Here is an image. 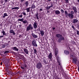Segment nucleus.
<instances>
[{"instance_id": "nucleus-1", "label": "nucleus", "mask_w": 79, "mask_h": 79, "mask_svg": "<svg viewBox=\"0 0 79 79\" xmlns=\"http://www.w3.org/2000/svg\"><path fill=\"white\" fill-rule=\"evenodd\" d=\"M34 29V27L32 26V25L31 24H30L27 27L26 31H29L30 30H32Z\"/></svg>"}, {"instance_id": "nucleus-2", "label": "nucleus", "mask_w": 79, "mask_h": 79, "mask_svg": "<svg viewBox=\"0 0 79 79\" xmlns=\"http://www.w3.org/2000/svg\"><path fill=\"white\" fill-rule=\"evenodd\" d=\"M42 67V63L40 62H38L37 64V65L36 66V68L39 69H40Z\"/></svg>"}, {"instance_id": "nucleus-3", "label": "nucleus", "mask_w": 79, "mask_h": 79, "mask_svg": "<svg viewBox=\"0 0 79 79\" xmlns=\"http://www.w3.org/2000/svg\"><path fill=\"white\" fill-rule=\"evenodd\" d=\"M21 69H24L27 68V65L26 64H24L22 65L21 66Z\"/></svg>"}, {"instance_id": "nucleus-4", "label": "nucleus", "mask_w": 79, "mask_h": 79, "mask_svg": "<svg viewBox=\"0 0 79 79\" xmlns=\"http://www.w3.org/2000/svg\"><path fill=\"white\" fill-rule=\"evenodd\" d=\"M32 45L34 47H37V44L36 43V41L35 40H33L32 41Z\"/></svg>"}, {"instance_id": "nucleus-5", "label": "nucleus", "mask_w": 79, "mask_h": 79, "mask_svg": "<svg viewBox=\"0 0 79 79\" xmlns=\"http://www.w3.org/2000/svg\"><path fill=\"white\" fill-rule=\"evenodd\" d=\"M64 40V38L63 37H62V38H58V42L61 43L62 40Z\"/></svg>"}, {"instance_id": "nucleus-6", "label": "nucleus", "mask_w": 79, "mask_h": 79, "mask_svg": "<svg viewBox=\"0 0 79 79\" xmlns=\"http://www.w3.org/2000/svg\"><path fill=\"white\" fill-rule=\"evenodd\" d=\"M43 61L45 64H47V59H46V58L44 57L43 59Z\"/></svg>"}, {"instance_id": "nucleus-7", "label": "nucleus", "mask_w": 79, "mask_h": 79, "mask_svg": "<svg viewBox=\"0 0 79 79\" xmlns=\"http://www.w3.org/2000/svg\"><path fill=\"white\" fill-rule=\"evenodd\" d=\"M56 37L58 38V39H61L62 38V35H60V34H58L56 35Z\"/></svg>"}, {"instance_id": "nucleus-8", "label": "nucleus", "mask_w": 79, "mask_h": 79, "mask_svg": "<svg viewBox=\"0 0 79 79\" xmlns=\"http://www.w3.org/2000/svg\"><path fill=\"white\" fill-rule=\"evenodd\" d=\"M53 4L52 3L51 4V6H48L46 7V9L47 10H49V9H50V8H52L53 7Z\"/></svg>"}, {"instance_id": "nucleus-9", "label": "nucleus", "mask_w": 79, "mask_h": 79, "mask_svg": "<svg viewBox=\"0 0 79 79\" xmlns=\"http://www.w3.org/2000/svg\"><path fill=\"white\" fill-rule=\"evenodd\" d=\"M68 16H69V17H70V18L71 19H73V16H74L73 15L71 14H68Z\"/></svg>"}, {"instance_id": "nucleus-10", "label": "nucleus", "mask_w": 79, "mask_h": 79, "mask_svg": "<svg viewBox=\"0 0 79 79\" xmlns=\"http://www.w3.org/2000/svg\"><path fill=\"white\" fill-rule=\"evenodd\" d=\"M48 57L49 59L52 58V53H50L49 55H48Z\"/></svg>"}, {"instance_id": "nucleus-11", "label": "nucleus", "mask_w": 79, "mask_h": 79, "mask_svg": "<svg viewBox=\"0 0 79 79\" xmlns=\"http://www.w3.org/2000/svg\"><path fill=\"white\" fill-rule=\"evenodd\" d=\"M31 35H32V36H33L34 38H37V37H38V36L37 35L34 34L33 33H32Z\"/></svg>"}, {"instance_id": "nucleus-12", "label": "nucleus", "mask_w": 79, "mask_h": 79, "mask_svg": "<svg viewBox=\"0 0 79 79\" xmlns=\"http://www.w3.org/2000/svg\"><path fill=\"white\" fill-rule=\"evenodd\" d=\"M40 34L41 36H44V31L41 30V31H40Z\"/></svg>"}, {"instance_id": "nucleus-13", "label": "nucleus", "mask_w": 79, "mask_h": 79, "mask_svg": "<svg viewBox=\"0 0 79 79\" xmlns=\"http://www.w3.org/2000/svg\"><path fill=\"white\" fill-rule=\"evenodd\" d=\"M78 22V20L77 19H74L73 22V23L74 24H75L76 23H77Z\"/></svg>"}, {"instance_id": "nucleus-14", "label": "nucleus", "mask_w": 79, "mask_h": 79, "mask_svg": "<svg viewBox=\"0 0 79 79\" xmlns=\"http://www.w3.org/2000/svg\"><path fill=\"white\" fill-rule=\"evenodd\" d=\"M64 53L65 54H66V55H68L69 54V52L68 50H64Z\"/></svg>"}, {"instance_id": "nucleus-15", "label": "nucleus", "mask_w": 79, "mask_h": 79, "mask_svg": "<svg viewBox=\"0 0 79 79\" xmlns=\"http://www.w3.org/2000/svg\"><path fill=\"white\" fill-rule=\"evenodd\" d=\"M33 26L34 28L35 29H36V28L37 27V23L34 22Z\"/></svg>"}, {"instance_id": "nucleus-16", "label": "nucleus", "mask_w": 79, "mask_h": 79, "mask_svg": "<svg viewBox=\"0 0 79 79\" xmlns=\"http://www.w3.org/2000/svg\"><path fill=\"white\" fill-rule=\"evenodd\" d=\"M25 5H26V7L27 8V7L28 6V5H29V2L26 1L25 2Z\"/></svg>"}, {"instance_id": "nucleus-17", "label": "nucleus", "mask_w": 79, "mask_h": 79, "mask_svg": "<svg viewBox=\"0 0 79 79\" xmlns=\"http://www.w3.org/2000/svg\"><path fill=\"white\" fill-rule=\"evenodd\" d=\"M56 15H60V12L58 10H56L55 12Z\"/></svg>"}, {"instance_id": "nucleus-18", "label": "nucleus", "mask_w": 79, "mask_h": 79, "mask_svg": "<svg viewBox=\"0 0 79 79\" xmlns=\"http://www.w3.org/2000/svg\"><path fill=\"white\" fill-rule=\"evenodd\" d=\"M24 52H25V53H26V54H28V51L27 49H26V48H24Z\"/></svg>"}, {"instance_id": "nucleus-19", "label": "nucleus", "mask_w": 79, "mask_h": 79, "mask_svg": "<svg viewBox=\"0 0 79 79\" xmlns=\"http://www.w3.org/2000/svg\"><path fill=\"white\" fill-rule=\"evenodd\" d=\"M57 60L58 63L59 65V66L58 68H59V69H60V67H59V66H60V65H61V63H60V60H58V59H57Z\"/></svg>"}, {"instance_id": "nucleus-20", "label": "nucleus", "mask_w": 79, "mask_h": 79, "mask_svg": "<svg viewBox=\"0 0 79 79\" xmlns=\"http://www.w3.org/2000/svg\"><path fill=\"white\" fill-rule=\"evenodd\" d=\"M10 33H12L14 35H15V32H14V31L13 30H11L10 31Z\"/></svg>"}, {"instance_id": "nucleus-21", "label": "nucleus", "mask_w": 79, "mask_h": 79, "mask_svg": "<svg viewBox=\"0 0 79 79\" xmlns=\"http://www.w3.org/2000/svg\"><path fill=\"white\" fill-rule=\"evenodd\" d=\"M73 60L74 61L73 63H74V64H77V59H76V58H73Z\"/></svg>"}, {"instance_id": "nucleus-22", "label": "nucleus", "mask_w": 79, "mask_h": 79, "mask_svg": "<svg viewBox=\"0 0 79 79\" xmlns=\"http://www.w3.org/2000/svg\"><path fill=\"white\" fill-rule=\"evenodd\" d=\"M7 73L8 74H11V76H12V74H13V73L11 72V71H7Z\"/></svg>"}, {"instance_id": "nucleus-23", "label": "nucleus", "mask_w": 79, "mask_h": 79, "mask_svg": "<svg viewBox=\"0 0 79 79\" xmlns=\"http://www.w3.org/2000/svg\"><path fill=\"white\" fill-rule=\"evenodd\" d=\"M19 7H15L14 8L12 7L11 8V9H12V10H17V9H19Z\"/></svg>"}, {"instance_id": "nucleus-24", "label": "nucleus", "mask_w": 79, "mask_h": 79, "mask_svg": "<svg viewBox=\"0 0 79 79\" xmlns=\"http://www.w3.org/2000/svg\"><path fill=\"white\" fill-rule=\"evenodd\" d=\"M2 33L3 35H6V33H5V32L3 30Z\"/></svg>"}, {"instance_id": "nucleus-25", "label": "nucleus", "mask_w": 79, "mask_h": 79, "mask_svg": "<svg viewBox=\"0 0 79 79\" xmlns=\"http://www.w3.org/2000/svg\"><path fill=\"white\" fill-rule=\"evenodd\" d=\"M5 16H8V15H7V14H4V16H3L2 17L3 18H5Z\"/></svg>"}, {"instance_id": "nucleus-26", "label": "nucleus", "mask_w": 79, "mask_h": 79, "mask_svg": "<svg viewBox=\"0 0 79 79\" xmlns=\"http://www.w3.org/2000/svg\"><path fill=\"white\" fill-rule=\"evenodd\" d=\"M18 21H21L22 22H23V21H24V19L22 18V19H19Z\"/></svg>"}, {"instance_id": "nucleus-27", "label": "nucleus", "mask_w": 79, "mask_h": 79, "mask_svg": "<svg viewBox=\"0 0 79 79\" xmlns=\"http://www.w3.org/2000/svg\"><path fill=\"white\" fill-rule=\"evenodd\" d=\"M59 67L60 68V69L61 71H63V67L61 66V65H60Z\"/></svg>"}, {"instance_id": "nucleus-28", "label": "nucleus", "mask_w": 79, "mask_h": 79, "mask_svg": "<svg viewBox=\"0 0 79 79\" xmlns=\"http://www.w3.org/2000/svg\"><path fill=\"white\" fill-rule=\"evenodd\" d=\"M26 10L27 12H29L30 11V7H29L28 8H27Z\"/></svg>"}, {"instance_id": "nucleus-29", "label": "nucleus", "mask_w": 79, "mask_h": 79, "mask_svg": "<svg viewBox=\"0 0 79 79\" xmlns=\"http://www.w3.org/2000/svg\"><path fill=\"white\" fill-rule=\"evenodd\" d=\"M22 22L24 24H26V23H27V21H26V20H25L24 21L23 20Z\"/></svg>"}, {"instance_id": "nucleus-30", "label": "nucleus", "mask_w": 79, "mask_h": 79, "mask_svg": "<svg viewBox=\"0 0 79 79\" xmlns=\"http://www.w3.org/2000/svg\"><path fill=\"white\" fill-rule=\"evenodd\" d=\"M14 50H16V51H18V48H17L16 47H14L13 48Z\"/></svg>"}, {"instance_id": "nucleus-31", "label": "nucleus", "mask_w": 79, "mask_h": 79, "mask_svg": "<svg viewBox=\"0 0 79 79\" xmlns=\"http://www.w3.org/2000/svg\"><path fill=\"white\" fill-rule=\"evenodd\" d=\"M9 52L10 51H6L5 52H4L3 53L4 54H6V53H9Z\"/></svg>"}, {"instance_id": "nucleus-32", "label": "nucleus", "mask_w": 79, "mask_h": 79, "mask_svg": "<svg viewBox=\"0 0 79 79\" xmlns=\"http://www.w3.org/2000/svg\"><path fill=\"white\" fill-rule=\"evenodd\" d=\"M68 12H67V11H65V15H66V16H68Z\"/></svg>"}, {"instance_id": "nucleus-33", "label": "nucleus", "mask_w": 79, "mask_h": 79, "mask_svg": "<svg viewBox=\"0 0 79 79\" xmlns=\"http://www.w3.org/2000/svg\"><path fill=\"white\" fill-rule=\"evenodd\" d=\"M35 8V5L34 4L32 5L31 8Z\"/></svg>"}, {"instance_id": "nucleus-34", "label": "nucleus", "mask_w": 79, "mask_h": 79, "mask_svg": "<svg viewBox=\"0 0 79 79\" xmlns=\"http://www.w3.org/2000/svg\"><path fill=\"white\" fill-rule=\"evenodd\" d=\"M34 53H35V54H37V50H36V49H34Z\"/></svg>"}, {"instance_id": "nucleus-35", "label": "nucleus", "mask_w": 79, "mask_h": 79, "mask_svg": "<svg viewBox=\"0 0 79 79\" xmlns=\"http://www.w3.org/2000/svg\"><path fill=\"white\" fill-rule=\"evenodd\" d=\"M58 51H55V56H56L57 55V54H58Z\"/></svg>"}, {"instance_id": "nucleus-36", "label": "nucleus", "mask_w": 79, "mask_h": 79, "mask_svg": "<svg viewBox=\"0 0 79 79\" xmlns=\"http://www.w3.org/2000/svg\"><path fill=\"white\" fill-rule=\"evenodd\" d=\"M5 44H2V48H5Z\"/></svg>"}, {"instance_id": "nucleus-37", "label": "nucleus", "mask_w": 79, "mask_h": 79, "mask_svg": "<svg viewBox=\"0 0 79 79\" xmlns=\"http://www.w3.org/2000/svg\"><path fill=\"white\" fill-rule=\"evenodd\" d=\"M63 76H64V75L65 74V73H64V72L63 71L62 73Z\"/></svg>"}, {"instance_id": "nucleus-38", "label": "nucleus", "mask_w": 79, "mask_h": 79, "mask_svg": "<svg viewBox=\"0 0 79 79\" xmlns=\"http://www.w3.org/2000/svg\"><path fill=\"white\" fill-rule=\"evenodd\" d=\"M73 9L74 10H77V9L76 7H73Z\"/></svg>"}, {"instance_id": "nucleus-39", "label": "nucleus", "mask_w": 79, "mask_h": 79, "mask_svg": "<svg viewBox=\"0 0 79 79\" xmlns=\"http://www.w3.org/2000/svg\"><path fill=\"white\" fill-rule=\"evenodd\" d=\"M70 14H71V15H74V11H72L71 12H70Z\"/></svg>"}, {"instance_id": "nucleus-40", "label": "nucleus", "mask_w": 79, "mask_h": 79, "mask_svg": "<svg viewBox=\"0 0 79 79\" xmlns=\"http://www.w3.org/2000/svg\"><path fill=\"white\" fill-rule=\"evenodd\" d=\"M70 57L72 58H74V56L73 55H70Z\"/></svg>"}, {"instance_id": "nucleus-41", "label": "nucleus", "mask_w": 79, "mask_h": 79, "mask_svg": "<svg viewBox=\"0 0 79 79\" xmlns=\"http://www.w3.org/2000/svg\"><path fill=\"white\" fill-rule=\"evenodd\" d=\"M19 18H23V15H20V16H19Z\"/></svg>"}, {"instance_id": "nucleus-42", "label": "nucleus", "mask_w": 79, "mask_h": 79, "mask_svg": "<svg viewBox=\"0 0 79 79\" xmlns=\"http://www.w3.org/2000/svg\"><path fill=\"white\" fill-rule=\"evenodd\" d=\"M66 3H68V1H69V0H64Z\"/></svg>"}, {"instance_id": "nucleus-43", "label": "nucleus", "mask_w": 79, "mask_h": 79, "mask_svg": "<svg viewBox=\"0 0 79 79\" xmlns=\"http://www.w3.org/2000/svg\"><path fill=\"white\" fill-rule=\"evenodd\" d=\"M77 35H79V31H77Z\"/></svg>"}, {"instance_id": "nucleus-44", "label": "nucleus", "mask_w": 79, "mask_h": 79, "mask_svg": "<svg viewBox=\"0 0 79 79\" xmlns=\"http://www.w3.org/2000/svg\"><path fill=\"white\" fill-rule=\"evenodd\" d=\"M72 28H73V29H74V30H75V28H74V26L72 25Z\"/></svg>"}, {"instance_id": "nucleus-45", "label": "nucleus", "mask_w": 79, "mask_h": 79, "mask_svg": "<svg viewBox=\"0 0 79 79\" xmlns=\"http://www.w3.org/2000/svg\"><path fill=\"white\" fill-rule=\"evenodd\" d=\"M74 13H77V10H74Z\"/></svg>"}, {"instance_id": "nucleus-46", "label": "nucleus", "mask_w": 79, "mask_h": 79, "mask_svg": "<svg viewBox=\"0 0 79 79\" xmlns=\"http://www.w3.org/2000/svg\"><path fill=\"white\" fill-rule=\"evenodd\" d=\"M9 66V65H8V64H7V66L6 67V68L7 69H9V68H8V66Z\"/></svg>"}, {"instance_id": "nucleus-47", "label": "nucleus", "mask_w": 79, "mask_h": 79, "mask_svg": "<svg viewBox=\"0 0 79 79\" xmlns=\"http://www.w3.org/2000/svg\"><path fill=\"white\" fill-rule=\"evenodd\" d=\"M35 16H36V17H38V13H36V14L35 15Z\"/></svg>"}, {"instance_id": "nucleus-48", "label": "nucleus", "mask_w": 79, "mask_h": 79, "mask_svg": "<svg viewBox=\"0 0 79 79\" xmlns=\"http://www.w3.org/2000/svg\"><path fill=\"white\" fill-rule=\"evenodd\" d=\"M61 11L62 12V13H64V10H63V9H61Z\"/></svg>"}, {"instance_id": "nucleus-49", "label": "nucleus", "mask_w": 79, "mask_h": 79, "mask_svg": "<svg viewBox=\"0 0 79 79\" xmlns=\"http://www.w3.org/2000/svg\"><path fill=\"white\" fill-rule=\"evenodd\" d=\"M25 0H21V2L23 3Z\"/></svg>"}, {"instance_id": "nucleus-50", "label": "nucleus", "mask_w": 79, "mask_h": 79, "mask_svg": "<svg viewBox=\"0 0 79 79\" xmlns=\"http://www.w3.org/2000/svg\"><path fill=\"white\" fill-rule=\"evenodd\" d=\"M23 15H24V16H26V13H23Z\"/></svg>"}, {"instance_id": "nucleus-51", "label": "nucleus", "mask_w": 79, "mask_h": 79, "mask_svg": "<svg viewBox=\"0 0 79 79\" xmlns=\"http://www.w3.org/2000/svg\"><path fill=\"white\" fill-rule=\"evenodd\" d=\"M57 1H58V0H54V2H57Z\"/></svg>"}, {"instance_id": "nucleus-52", "label": "nucleus", "mask_w": 79, "mask_h": 79, "mask_svg": "<svg viewBox=\"0 0 79 79\" xmlns=\"http://www.w3.org/2000/svg\"><path fill=\"white\" fill-rule=\"evenodd\" d=\"M36 18H37V19H38V20L39 19V17H37Z\"/></svg>"}, {"instance_id": "nucleus-53", "label": "nucleus", "mask_w": 79, "mask_h": 79, "mask_svg": "<svg viewBox=\"0 0 79 79\" xmlns=\"http://www.w3.org/2000/svg\"><path fill=\"white\" fill-rule=\"evenodd\" d=\"M4 37V36L3 35H2V36H0V37Z\"/></svg>"}, {"instance_id": "nucleus-54", "label": "nucleus", "mask_w": 79, "mask_h": 79, "mask_svg": "<svg viewBox=\"0 0 79 79\" xmlns=\"http://www.w3.org/2000/svg\"><path fill=\"white\" fill-rule=\"evenodd\" d=\"M77 65H79V61L77 62Z\"/></svg>"}, {"instance_id": "nucleus-55", "label": "nucleus", "mask_w": 79, "mask_h": 79, "mask_svg": "<svg viewBox=\"0 0 79 79\" xmlns=\"http://www.w3.org/2000/svg\"><path fill=\"white\" fill-rule=\"evenodd\" d=\"M2 64H3V62H2L1 63V65H2Z\"/></svg>"}, {"instance_id": "nucleus-56", "label": "nucleus", "mask_w": 79, "mask_h": 79, "mask_svg": "<svg viewBox=\"0 0 79 79\" xmlns=\"http://www.w3.org/2000/svg\"><path fill=\"white\" fill-rule=\"evenodd\" d=\"M5 2H8V0H5Z\"/></svg>"}, {"instance_id": "nucleus-57", "label": "nucleus", "mask_w": 79, "mask_h": 79, "mask_svg": "<svg viewBox=\"0 0 79 79\" xmlns=\"http://www.w3.org/2000/svg\"><path fill=\"white\" fill-rule=\"evenodd\" d=\"M38 31H40H40H41L40 30V28H39V29L38 30Z\"/></svg>"}, {"instance_id": "nucleus-58", "label": "nucleus", "mask_w": 79, "mask_h": 79, "mask_svg": "<svg viewBox=\"0 0 79 79\" xmlns=\"http://www.w3.org/2000/svg\"><path fill=\"white\" fill-rule=\"evenodd\" d=\"M31 13H32V15H34V12H32Z\"/></svg>"}, {"instance_id": "nucleus-59", "label": "nucleus", "mask_w": 79, "mask_h": 79, "mask_svg": "<svg viewBox=\"0 0 79 79\" xmlns=\"http://www.w3.org/2000/svg\"><path fill=\"white\" fill-rule=\"evenodd\" d=\"M40 11H42V9H40Z\"/></svg>"}, {"instance_id": "nucleus-60", "label": "nucleus", "mask_w": 79, "mask_h": 79, "mask_svg": "<svg viewBox=\"0 0 79 79\" xmlns=\"http://www.w3.org/2000/svg\"><path fill=\"white\" fill-rule=\"evenodd\" d=\"M47 13H49V11L48 10H47Z\"/></svg>"}, {"instance_id": "nucleus-61", "label": "nucleus", "mask_w": 79, "mask_h": 79, "mask_svg": "<svg viewBox=\"0 0 79 79\" xmlns=\"http://www.w3.org/2000/svg\"><path fill=\"white\" fill-rule=\"evenodd\" d=\"M53 30H54L55 29V27H53Z\"/></svg>"}, {"instance_id": "nucleus-62", "label": "nucleus", "mask_w": 79, "mask_h": 79, "mask_svg": "<svg viewBox=\"0 0 79 79\" xmlns=\"http://www.w3.org/2000/svg\"><path fill=\"white\" fill-rule=\"evenodd\" d=\"M48 1H51V0H47Z\"/></svg>"}, {"instance_id": "nucleus-63", "label": "nucleus", "mask_w": 79, "mask_h": 79, "mask_svg": "<svg viewBox=\"0 0 79 79\" xmlns=\"http://www.w3.org/2000/svg\"><path fill=\"white\" fill-rule=\"evenodd\" d=\"M78 2L79 3V0H78Z\"/></svg>"}, {"instance_id": "nucleus-64", "label": "nucleus", "mask_w": 79, "mask_h": 79, "mask_svg": "<svg viewBox=\"0 0 79 79\" xmlns=\"http://www.w3.org/2000/svg\"><path fill=\"white\" fill-rule=\"evenodd\" d=\"M69 48V49H70V50L71 49V48Z\"/></svg>"}]
</instances>
